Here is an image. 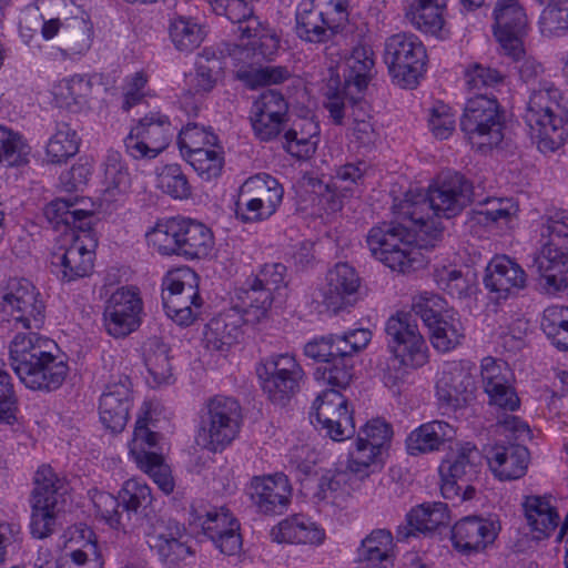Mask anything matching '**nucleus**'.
<instances>
[{"instance_id":"nucleus-1","label":"nucleus","mask_w":568,"mask_h":568,"mask_svg":"<svg viewBox=\"0 0 568 568\" xmlns=\"http://www.w3.org/2000/svg\"><path fill=\"white\" fill-rule=\"evenodd\" d=\"M476 201L473 184L458 172H443L427 191L409 189L399 200V212L417 223L429 240L437 241L443 232L440 217L452 219Z\"/></svg>"},{"instance_id":"nucleus-2","label":"nucleus","mask_w":568,"mask_h":568,"mask_svg":"<svg viewBox=\"0 0 568 568\" xmlns=\"http://www.w3.org/2000/svg\"><path fill=\"white\" fill-rule=\"evenodd\" d=\"M399 201L392 206L394 221L382 222L373 226L366 236L367 246L372 255L393 271L408 273L417 267L419 246H434L419 225L399 212Z\"/></svg>"},{"instance_id":"nucleus-3","label":"nucleus","mask_w":568,"mask_h":568,"mask_svg":"<svg viewBox=\"0 0 568 568\" xmlns=\"http://www.w3.org/2000/svg\"><path fill=\"white\" fill-rule=\"evenodd\" d=\"M561 101L560 89L549 80H539L537 87L530 88L523 119L542 152L558 150L568 136L567 112Z\"/></svg>"},{"instance_id":"nucleus-4","label":"nucleus","mask_w":568,"mask_h":568,"mask_svg":"<svg viewBox=\"0 0 568 568\" xmlns=\"http://www.w3.org/2000/svg\"><path fill=\"white\" fill-rule=\"evenodd\" d=\"M146 240L163 256L178 255L187 261L207 257L214 247L213 232L205 224L187 217L159 221Z\"/></svg>"},{"instance_id":"nucleus-5","label":"nucleus","mask_w":568,"mask_h":568,"mask_svg":"<svg viewBox=\"0 0 568 568\" xmlns=\"http://www.w3.org/2000/svg\"><path fill=\"white\" fill-rule=\"evenodd\" d=\"M505 110L494 94L476 93L467 99L459 126L473 149L486 153L504 139Z\"/></svg>"},{"instance_id":"nucleus-6","label":"nucleus","mask_w":568,"mask_h":568,"mask_svg":"<svg viewBox=\"0 0 568 568\" xmlns=\"http://www.w3.org/2000/svg\"><path fill=\"white\" fill-rule=\"evenodd\" d=\"M242 424L239 400L232 396L215 395L201 408L196 443L209 452H223L239 436Z\"/></svg>"},{"instance_id":"nucleus-7","label":"nucleus","mask_w":568,"mask_h":568,"mask_svg":"<svg viewBox=\"0 0 568 568\" xmlns=\"http://www.w3.org/2000/svg\"><path fill=\"white\" fill-rule=\"evenodd\" d=\"M426 48L417 36L399 32L386 39L384 62L398 87L414 89L426 72Z\"/></svg>"},{"instance_id":"nucleus-8","label":"nucleus","mask_w":568,"mask_h":568,"mask_svg":"<svg viewBox=\"0 0 568 568\" xmlns=\"http://www.w3.org/2000/svg\"><path fill=\"white\" fill-rule=\"evenodd\" d=\"M162 303L168 317L181 326L193 323L202 306L199 275L189 266L168 273L163 278Z\"/></svg>"},{"instance_id":"nucleus-9","label":"nucleus","mask_w":568,"mask_h":568,"mask_svg":"<svg viewBox=\"0 0 568 568\" xmlns=\"http://www.w3.org/2000/svg\"><path fill=\"white\" fill-rule=\"evenodd\" d=\"M0 306L17 324L40 329L44 323L45 304L40 291L24 277H9L0 285Z\"/></svg>"},{"instance_id":"nucleus-10","label":"nucleus","mask_w":568,"mask_h":568,"mask_svg":"<svg viewBox=\"0 0 568 568\" xmlns=\"http://www.w3.org/2000/svg\"><path fill=\"white\" fill-rule=\"evenodd\" d=\"M483 465L480 450L471 443L462 444L454 457L439 466L440 493L445 499H471L475 488L470 483L477 478Z\"/></svg>"},{"instance_id":"nucleus-11","label":"nucleus","mask_w":568,"mask_h":568,"mask_svg":"<svg viewBox=\"0 0 568 568\" xmlns=\"http://www.w3.org/2000/svg\"><path fill=\"white\" fill-rule=\"evenodd\" d=\"M174 132L169 115L150 111L124 138L125 152L133 160H153L169 146Z\"/></svg>"},{"instance_id":"nucleus-12","label":"nucleus","mask_w":568,"mask_h":568,"mask_svg":"<svg viewBox=\"0 0 568 568\" xmlns=\"http://www.w3.org/2000/svg\"><path fill=\"white\" fill-rule=\"evenodd\" d=\"M311 424L335 442H344L356 433L353 409L347 398L337 389H326L313 402Z\"/></svg>"},{"instance_id":"nucleus-13","label":"nucleus","mask_w":568,"mask_h":568,"mask_svg":"<svg viewBox=\"0 0 568 568\" xmlns=\"http://www.w3.org/2000/svg\"><path fill=\"white\" fill-rule=\"evenodd\" d=\"M392 435V427L385 420L367 422L359 428L354 447L348 452L347 471L359 479L367 478L381 465L382 450Z\"/></svg>"},{"instance_id":"nucleus-14","label":"nucleus","mask_w":568,"mask_h":568,"mask_svg":"<svg viewBox=\"0 0 568 568\" xmlns=\"http://www.w3.org/2000/svg\"><path fill=\"white\" fill-rule=\"evenodd\" d=\"M258 376L268 399L283 406L300 390L304 372L293 355L272 354L264 359Z\"/></svg>"},{"instance_id":"nucleus-15","label":"nucleus","mask_w":568,"mask_h":568,"mask_svg":"<svg viewBox=\"0 0 568 568\" xmlns=\"http://www.w3.org/2000/svg\"><path fill=\"white\" fill-rule=\"evenodd\" d=\"M159 437L158 433L148 428L145 418H139L130 444V455L138 467L146 473L164 494H170L174 489V481L162 454L155 452Z\"/></svg>"},{"instance_id":"nucleus-16","label":"nucleus","mask_w":568,"mask_h":568,"mask_svg":"<svg viewBox=\"0 0 568 568\" xmlns=\"http://www.w3.org/2000/svg\"><path fill=\"white\" fill-rule=\"evenodd\" d=\"M72 243L51 255V272L62 282H73L91 274L98 240L92 229L71 235Z\"/></svg>"},{"instance_id":"nucleus-17","label":"nucleus","mask_w":568,"mask_h":568,"mask_svg":"<svg viewBox=\"0 0 568 568\" xmlns=\"http://www.w3.org/2000/svg\"><path fill=\"white\" fill-rule=\"evenodd\" d=\"M245 186L252 187L255 195L240 199L235 203L236 219L242 223H258L268 220L283 201L282 185L268 174H258L251 178Z\"/></svg>"},{"instance_id":"nucleus-18","label":"nucleus","mask_w":568,"mask_h":568,"mask_svg":"<svg viewBox=\"0 0 568 568\" xmlns=\"http://www.w3.org/2000/svg\"><path fill=\"white\" fill-rule=\"evenodd\" d=\"M435 388L439 408L445 412H456L474 400L476 381L469 366L452 362L443 366Z\"/></svg>"},{"instance_id":"nucleus-19","label":"nucleus","mask_w":568,"mask_h":568,"mask_svg":"<svg viewBox=\"0 0 568 568\" xmlns=\"http://www.w3.org/2000/svg\"><path fill=\"white\" fill-rule=\"evenodd\" d=\"M387 347L409 364L427 363L428 347L412 313L398 312L385 325Z\"/></svg>"},{"instance_id":"nucleus-20","label":"nucleus","mask_w":568,"mask_h":568,"mask_svg":"<svg viewBox=\"0 0 568 568\" xmlns=\"http://www.w3.org/2000/svg\"><path fill=\"white\" fill-rule=\"evenodd\" d=\"M493 31L505 54L518 60L524 54L521 37L527 14L518 0H497L493 10Z\"/></svg>"},{"instance_id":"nucleus-21","label":"nucleus","mask_w":568,"mask_h":568,"mask_svg":"<svg viewBox=\"0 0 568 568\" xmlns=\"http://www.w3.org/2000/svg\"><path fill=\"white\" fill-rule=\"evenodd\" d=\"M143 303L134 288H118L108 300L103 312V325L114 338H123L139 328Z\"/></svg>"},{"instance_id":"nucleus-22","label":"nucleus","mask_w":568,"mask_h":568,"mask_svg":"<svg viewBox=\"0 0 568 568\" xmlns=\"http://www.w3.org/2000/svg\"><path fill=\"white\" fill-rule=\"evenodd\" d=\"M500 528L496 517L466 516L452 528L453 547L466 556L480 554L495 542Z\"/></svg>"},{"instance_id":"nucleus-23","label":"nucleus","mask_w":568,"mask_h":568,"mask_svg":"<svg viewBox=\"0 0 568 568\" xmlns=\"http://www.w3.org/2000/svg\"><path fill=\"white\" fill-rule=\"evenodd\" d=\"M250 120L256 138L271 141L286 126L288 103L281 92L266 90L253 102Z\"/></svg>"},{"instance_id":"nucleus-24","label":"nucleus","mask_w":568,"mask_h":568,"mask_svg":"<svg viewBox=\"0 0 568 568\" xmlns=\"http://www.w3.org/2000/svg\"><path fill=\"white\" fill-rule=\"evenodd\" d=\"M480 375L490 405L510 412L519 408L520 399L513 385L514 374L506 362L485 357L481 361Z\"/></svg>"},{"instance_id":"nucleus-25","label":"nucleus","mask_w":568,"mask_h":568,"mask_svg":"<svg viewBox=\"0 0 568 568\" xmlns=\"http://www.w3.org/2000/svg\"><path fill=\"white\" fill-rule=\"evenodd\" d=\"M247 494L258 513L280 515L291 503L292 486L288 477L283 473L256 476L252 478Z\"/></svg>"},{"instance_id":"nucleus-26","label":"nucleus","mask_w":568,"mask_h":568,"mask_svg":"<svg viewBox=\"0 0 568 568\" xmlns=\"http://www.w3.org/2000/svg\"><path fill=\"white\" fill-rule=\"evenodd\" d=\"M68 374L69 365L65 357L53 354L50 348L16 375L27 388L51 393L63 385Z\"/></svg>"},{"instance_id":"nucleus-27","label":"nucleus","mask_w":568,"mask_h":568,"mask_svg":"<svg viewBox=\"0 0 568 568\" xmlns=\"http://www.w3.org/2000/svg\"><path fill=\"white\" fill-rule=\"evenodd\" d=\"M538 276L540 287L547 293H557L568 286V247L540 244V251L529 266Z\"/></svg>"},{"instance_id":"nucleus-28","label":"nucleus","mask_w":568,"mask_h":568,"mask_svg":"<svg viewBox=\"0 0 568 568\" xmlns=\"http://www.w3.org/2000/svg\"><path fill=\"white\" fill-rule=\"evenodd\" d=\"M483 282L496 300H506L526 287L527 274L515 260L497 255L486 266Z\"/></svg>"},{"instance_id":"nucleus-29","label":"nucleus","mask_w":568,"mask_h":568,"mask_svg":"<svg viewBox=\"0 0 568 568\" xmlns=\"http://www.w3.org/2000/svg\"><path fill=\"white\" fill-rule=\"evenodd\" d=\"M203 534L224 555H235L242 547L240 523L225 507L213 508L199 517Z\"/></svg>"},{"instance_id":"nucleus-30","label":"nucleus","mask_w":568,"mask_h":568,"mask_svg":"<svg viewBox=\"0 0 568 568\" xmlns=\"http://www.w3.org/2000/svg\"><path fill=\"white\" fill-rule=\"evenodd\" d=\"M133 406L132 382L129 377L110 383L100 397L99 414L105 428L121 432L130 416Z\"/></svg>"},{"instance_id":"nucleus-31","label":"nucleus","mask_w":568,"mask_h":568,"mask_svg":"<svg viewBox=\"0 0 568 568\" xmlns=\"http://www.w3.org/2000/svg\"><path fill=\"white\" fill-rule=\"evenodd\" d=\"M323 302L334 313L353 306L358 300L359 276L347 263H337L326 275Z\"/></svg>"},{"instance_id":"nucleus-32","label":"nucleus","mask_w":568,"mask_h":568,"mask_svg":"<svg viewBox=\"0 0 568 568\" xmlns=\"http://www.w3.org/2000/svg\"><path fill=\"white\" fill-rule=\"evenodd\" d=\"M101 170L103 178L100 200L109 209L124 200L131 189V174L122 154L113 149L106 151Z\"/></svg>"},{"instance_id":"nucleus-33","label":"nucleus","mask_w":568,"mask_h":568,"mask_svg":"<svg viewBox=\"0 0 568 568\" xmlns=\"http://www.w3.org/2000/svg\"><path fill=\"white\" fill-rule=\"evenodd\" d=\"M394 537L386 528L373 529L356 549L354 568H392L394 561Z\"/></svg>"},{"instance_id":"nucleus-34","label":"nucleus","mask_w":568,"mask_h":568,"mask_svg":"<svg viewBox=\"0 0 568 568\" xmlns=\"http://www.w3.org/2000/svg\"><path fill=\"white\" fill-rule=\"evenodd\" d=\"M248 324L245 315L233 305L213 317L205 329L207 348L224 353L239 343L243 335V325Z\"/></svg>"},{"instance_id":"nucleus-35","label":"nucleus","mask_w":568,"mask_h":568,"mask_svg":"<svg viewBox=\"0 0 568 568\" xmlns=\"http://www.w3.org/2000/svg\"><path fill=\"white\" fill-rule=\"evenodd\" d=\"M449 519L447 505L440 501L424 503L410 509L405 517V524L396 530L398 541H407L417 534H427L447 524Z\"/></svg>"},{"instance_id":"nucleus-36","label":"nucleus","mask_w":568,"mask_h":568,"mask_svg":"<svg viewBox=\"0 0 568 568\" xmlns=\"http://www.w3.org/2000/svg\"><path fill=\"white\" fill-rule=\"evenodd\" d=\"M529 452L518 444L494 445L487 453L493 474L500 480H514L526 474Z\"/></svg>"},{"instance_id":"nucleus-37","label":"nucleus","mask_w":568,"mask_h":568,"mask_svg":"<svg viewBox=\"0 0 568 568\" xmlns=\"http://www.w3.org/2000/svg\"><path fill=\"white\" fill-rule=\"evenodd\" d=\"M276 300L270 288L255 285L250 276L245 283L235 290L232 305L246 317L248 324H257L266 317L272 303Z\"/></svg>"},{"instance_id":"nucleus-38","label":"nucleus","mask_w":568,"mask_h":568,"mask_svg":"<svg viewBox=\"0 0 568 568\" xmlns=\"http://www.w3.org/2000/svg\"><path fill=\"white\" fill-rule=\"evenodd\" d=\"M31 506L62 510L65 505L68 485L50 466L43 465L34 474Z\"/></svg>"},{"instance_id":"nucleus-39","label":"nucleus","mask_w":568,"mask_h":568,"mask_svg":"<svg viewBox=\"0 0 568 568\" xmlns=\"http://www.w3.org/2000/svg\"><path fill=\"white\" fill-rule=\"evenodd\" d=\"M313 0H302L295 11V33L308 43H325L337 33Z\"/></svg>"},{"instance_id":"nucleus-40","label":"nucleus","mask_w":568,"mask_h":568,"mask_svg":"<svg viewBox=\"0 0 568 568\" xmlns=\"http://www.w3.org/2000/svg\"><path fill=\"white\" fill-rule=\"evenodd\" d=\"M183 537L181 528L175 526L174 529L169 527L165 531L152 534L148 542L161 562L175 568L186 565L187 560L194 557V551Z\"/></svg>"},{"instance_id":"nucleus-41","label":"nucleus","mask_w":568,"mask_h":568,"mask_svg":"<svg viewBox=\"0 0 568 568\" xmlns=\"http://www.w3.org/2000/svg\"><path fill=\"white\" fill-rule=\"evenodd\" d=\"M272 534L277 542L318 546L325 540V530L301 514L283 519Z\"/></svg>"},{"instance_id":"nucleus-42","label":"nucleus","mask_w":568,"mask_h":568,"mask_svg":"<svg viewBox=\"0 0 568 568\" xmlns=\"http://www.w3.org/2000/svg\"><path fill=\"white\" fill-rule=\"evenodd\" d=\"M374 52L368 45L353 48L349 55L339 64L343 84L353 88L357 93H364L374 77Z\"/></svg>"},{"instance_id":"nucleus-43","label":"nucleus","mask_w":568,"mask_h":568,"mask_svg":"<svg viewBox=\"0 0 568 568\" xmlns=\"http://www.w3.org/2000/svg\"><path fill=\"white\" fill-rule=\"evenodd\" d=\"M455 436L456 430L450 424L444 420H432L422 424L408 435L406 448L413 456L438 452Z\"/></svg>"},{"instance_id":"nucleus-44","label":"nucleus","mask_w":568,"mask_h":568,"mask_svg":"<svg viewBox=\"0 0 568 568\" xmlns=\"http://www.w3.org/2000/svg\"><path fill=\"white\" fill-rule=\"evenodd\" d=\"M433 278L437 287L452 298H470L478 291L477 273L468 266L437 267L433 273Z\"/></svg>"},{"instance_id":"nucleus-45","label":"nucleus","mask_w":568,"mask_h":568,"mask_svg":"<svg viewBox=\"0 0 568 568\" xmlns=\"http://www.w3.org/2000/svg\"><path fill=\"white\" fill-rule=\"evenodd\" d=\"M44 217L54 229L61 225L71 231V235L92 229L93 214L77 209L75 203L69 199H55L45 205Z\"/></svg>"},{"instance_id":"nucleus-46","label":"nucleus","mask_w":568,"mask_h":568,"mask_svg":"<svg viewBox=\"0 0 568 568\" xmlns=\"http://www.w3.org/2000/svg\"><path fill=\"white\" fill-rule=\"evenodd\" d=\"M29 331L17 333L9 345V361L16 374L55 346L51 339L40 336L33 329Z\"/></svg>"},{"instance_id":"nucleus-47","label":"nucleus","mask_w":568,"mask_h":568,"mask_svg":"<svg viewBox=\"0 0 568 568\" xmlns=\"http://www.w3.org/2000/svg\"><path fill=\"white\" fill-rule=\"evenodd\" d=\"M523 508L532 536L537 540L548 538L558 526L559 515L546 496H526Z\"/></svg>"},{"instance_id":"nucleus-48","label":"nucleus","mask_w":568,"mask_h":568,"mask_svg":"<svg viewBox=\"0 0 568 568\" xmlns=\"http://www.w3.org/2000/svg\"><path fill=\"white\" fill-rule=\"evenodd\" d=\"M447 0H409L405 17L419 31L437 34L442 31Z\"/></svg>"},{"instance_id":"nucleus-49","label":"nucleus","mask_w":568,"mask_h":568,"mask_svg":"<svg viewBox=\"0 0 568 568\" xmlns=\"http://www.w3.org/2000/svg\"><path fill=\"white\" fill-rule=\"evenodd\" d=\"M242 37L248 41L239 48L240 53L252 51L253 57L271 60L280 48V38L267 23L260 19H251L242 29Z\"/></svg>"},{"instance_id":"nucleus-50","label":"nucleus","mask_w":568,"mask_h":568,"mask_svg":"<svg viewBox=\"0 0 568 568\" xmlns=\"http://www.w3.org/2000/svg\"><path fill=\"white\" fill-rule=\"evenodd\" d=\"M320 128L313 120H300L284 133V149L297 159H308L320 141Z\"/></svg>"},{"instance_id":"nucleus-51","label":"nucleus","mask_w":568,"mask_h":568,"mask_svg":"<svg viewBox=\"0 0 568 568\" xmlns=\"http://www.w3.org/2000/svg\"><path fill=\"white\" fill-rule=\"evenodd\" d=\"M222 70V59L212 49L204 48L197 55L195 73L190 78V91L200 95L209 93L216 85Z\"/></svg>"},{"instance_id":"nucleus-52","label":"nucleus","mask_w":568,"mask_h":568,"mask_svg":"<svg viewBox=\"0 0 568 568\" xmlns=\"http://www.w3.org/2000/svg\"><path fill=\"white\" fill-rule=\"evenodd\" d=\"M169 34L176 50L192 52L203 42L205 30L196 19L176 16L170 20Z\"/></svg>"},{"instance_id":"nucleus-53","label":"nucleus","mask_w":568,"mask_h":568,"mask_svg":"<svg viewBox=\"0 0 568 568\" xmlns=\"http://www.w3.org/2000/svg\"><path fill=\"white\" fill-rule=\"evenodd\" d=\"M430 342L435 349L447 353L462 343L464 327L460 318L453 312H446L438 323L429 328Z\"/></svg>"},{"instance_id":"nucleus-54","label":"nucleus","mask_w":568,"mask_h":568,"mask_svg":"<svg viewBox=\"0 0 568 568\" xmlns=\"http://www.w3.org/2000/svg\"><path fill=\"white\" fill-rule=\"evenodd\" d=\"M356 91L331 79L325 92L324 108L328 112L331 121L335 125H344L351 110V102L355 100Z\"/></svg>"},{"instance_id":"nucleus-55","label":"nucleus","mask_w":568,"mask_h":568,"mask_svg":"<svg viewBox=\"0 0 568 568\" xmlns=\"http://www.w3.org/2000/svg\"><path fill=\"white\" fill-rule=\"evenodd\" d=\"M93 27L83 17H71L64 19L61 41L65 51L71 54H83L92 44Z\"/></svg>"},{"instance_id":"nucleus-56","label":"nucleus","mask_w":568,"mask_h":568,"mask_svg":"<svg viewBox=\"0 0 568 568\" xmlns=\"http://www.w3.org/2000/svg\"><path fill=\"white\" fill-rule=\"evenodd\" d=\"M219 138L211 126L189 122L178 134V145L182 156L185 159L195 152L217 146Z\"/></svg>"},{"instance_id":"nucleus-57","label":"nucleus","mask_w":568,"mask_h":568,"mask_svg":"<svg viewBox=\"0 0 568 568\" xmlns=\"http://www.w3.org/2000/svg\"><path fill=\"white\" fill-rule=\"evenodd\" d=\"M79 151L77 131L68 123L57 124L55 133L47 144V156L51 163L60 164L74 156Z\"/></svg>"},{"instance_id":"nucleus-58","label":"nucleus","mask_w":568,"mask_h":568,"mask_svg":"<svg viewBox=\"0 0 568 568\" xmlns=\"http://www.w3.org/2000/svg\"><path fill=\"white\" fill-rule=\"evenodd\" d=\"M122 503V513L125 511L126 525L131 520V514L143 511L151 506L153 496L151 488L139 479H129L119 493Z\"/></svg>"},{"instance_id":"nucleus-59","label":"nucleus","mask_w":568,"mask_h":568,"mask_svg":"<svg viewBox=\"0 0 568 568\" xmlns=\"http://www.w3.org/2000/svg\"><path fill=\"white\" fill-rule=\"evenodd\" d=\"M540 244L568 247V211L555 210L542 216Z\"/></svg>"},{"instance_id":"nucleus-60","label":"nucleus","mask_w":568,"mask_h":568,"mask_svg":"<svg viewBox=\"0 0 568 568\" xmlns=\"http://www.w3.org/2000/svg\"><path fill=\"white\" fill-rule=\"evenodd\" d=\"M192 165L195 172L205 181H211L221 175L224 166V151L223 146L217 143V146L195 152L185 158Z\"/></svg>"},{"instance_id":"nucleus-61","label":"nucleus","mask_w":568,"mask_h":568,"mask_svg":"<svg viewBox=\"0 0 568 568\" xmlns=\"http://www.w3.org/2000/svg\"><path fill=\"white\" fill-rule=\"evenodd\" d=\"M446 312H450L447 302L438 294L423 292L413 298L412 314L420 317L427 328L438 323Z\"/></svg>"},{"instance_id":"nucleus-62","label":"nucleus","mask_w":568,"mask_h":568,"mask_svg":"<svg viewBox=\"0 0 568 568\" xmlns=\"http://www.w3.org/2000/svg\"><path fill=\"white\" fill-rule=\"evenodd\" d=\"M158 186L173 199L184 200L192 194L191 184L179 164L165 165L158 176Z\"/></svg>"},{"instance_id":"nucleus-63","label":"nucleus","mask_w":568,"mask_h":568,"mask_svg":"<svg viewBox=\"0 0 568 568\" xmlns=\"http://www.w3.org/2000/svg\"><path fill=\"white\" fill-rule=\"evenodd\" d=\"M28 146L22 136L0 125V164L6 166H18L26 162Z\"/></svg>"},{"instance_id":"nucleus-64","label":"nucleus","mask_w":568,"mask_h":568,"mask_svg":"<svg viewBox=\"0 0 568 568\" xmlns=\"http://www.w3.org/2000/svg\"><path fill=\"white\" fill-rule=\"evenodd\" d=\"M318 375L328 385L337 388H346L354 375L353 359L347 356H335L328 363L316 369Z\"/></svg>"}]
</instances>
